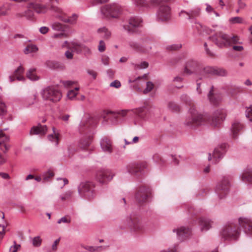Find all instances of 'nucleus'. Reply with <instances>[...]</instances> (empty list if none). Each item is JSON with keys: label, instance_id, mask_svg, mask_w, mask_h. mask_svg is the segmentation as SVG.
<instances>
[{"label": "nucleus", "instance_id": "obj_1", "mask_svg": "<svg viewBox=\"0 0 252 252\" xmlns=\"http://www.w3.org/2000/svg\"><path fill=\"white\" fill-rule=\"evenodd\" d=\"M181 99L183 101L189 103L190 106L188 116L184 122L185 125L190 128H194L203 124L206 117L197 111L195 105L191 104V100L189 96L186 94H183L181 96Z\"/></svg>", "mask_w": 252, "mask_h": 252}, {"label": "nucleus", "instance_id": "obj_2", "mask_svg": "<svg viewBox=\"0 0 252 252\" xmlns=\"http://www.w3.org/2000/svg\"><path fill=\"white\" fill-rule=\"evenodd\" d=\"M209 38L219 48L229 47L240 43L237 35H229L222 32H217Z\"/></svg>", "mask_w": 252, "mask_h": 252}, {"label": "nucleus", "instance_id": "obj_3", "mask_svg": "<svg viewBox=\"0 0 252 252\" xmlns=\"http://www.w3.org/2000/svg\"><path fill=\"white\" fill-rule=\"evenodd\" d=\"M120 227L122 229L129 228L131 231L137 232L144 229V223L140 216L131 214L122 220Z\"/></svg>", "mask_w": 252, "mask_h": 252}, {"label": "nucleus", "instance_id": "obj_4", "mask_svg": "<svg viewBox=\"0 0 252 252\" xmlns=\"http://www.w3.org/2000/svg\"><path fill=\"white\" fill-rule=\"evenodd\" d=\"M220 235L226 240L237 241L240 236V230L233 222H228L221 229Z\"/></svg>", "mask_w": 252, "mask_h": 252}, {"label": "nucleus", "instance_id": "obj_5", "mask_svg": "<svg viewBox=\"0 0 252 252\" xmlns=\"http://www.w3.org/2000/svg\"><path fill=\"white\" fill-rule=\"evenodd\" d=\"M41 95L44 100L53 103L59 101L62 97V93L58 87L55 86H49L44 88L41 92Z\"/></svg>", "mask_w": 252, "mask_h": 252}, {"label": "nucleus", "instance_id": "obj_6", "mask_svg": "<svg viewBox=\"0 0 252 252\" xmlns=\"http://www.w3.org/2000/svg\"><path fill=\"white\" fill-rule=\"evenodd\" d=\"M94 187V185L92 182H82L78 187V193L82 197L92 200L96 195Z\"/></svg>", "mask_w": 252, "mask_h": 252}, {"label": "nucleus", "instance_id": "obj_7", "mask_svg": "<svg viewBox=\"0 0 252 252\" xmlns=\"http://www.w3.org/2000/svg\"><path fill=\"white\" fill-rule=\"evenodd\" d=\"M230 186L229 176H223L217 183L215 192L220 199H223L227 196L229 192Z\"/></svg>", "mask_w": 252, "mask_h": 252}, {"label": "nucleus", "instance_id": "obj_8", "mask_svg": "<svg viewBox=\"0 0 252 252\" xmlns=\"http://www.w3.org/2000/svg\"><path fill=\"white\" fill-rule=\"evenodd\" d=\"M121 7L116 3L105 5L101 7V12L104 17L108 18H116L121 12Z\"/></svg>", "mask_w": 252, "mask_h": 252}, {"label": "nucleus", "instance_id": "obj_9", "mask_svg": "<svg viewBox=\"0 0 252 252\" xmlns=\"http://www.w3.org/2000/svg\"><path fill=\"white\" fill-rule=\"evenodd\" d=\"M115 174L108 169L102 168L96 172L95 179L101 184H106L113 178Z\"/></svg>", "mask_w": 252, "mask_h": 252}, {"label": "nucleus", "instance_id": "obj_10", "mask_svg": "<svg viewBox=\"0 0 252 252\" xmlns=\"http://www.w3.org/2000/svg\"><path fill=\"white\" fill-rule=\"evenodd\" d=\"M142 26V20L140 17L134 16L129 18L127 23L123 25L124 29L129 33L136 31V29Z\"/></svg>", "mask_w": 252, "mask_h": 252}, {"label": "nucleus", "instance_id": "obj_11", "mask_svg": "<svg viewBox=\"0 0 252 252\" xmlns=\"http://www.w3.org/2000/svg\"><path fill=\"white\" fill-rule=\"evenodd\" d=\"M209 102L215 106L219 105L222 101V94L218 88L211 86L207 94Z\"/></svg>", "mask_w": 252, "mask_h": 252}, {"label": "nucleus", "instance_id": "obj_12", "mask_svg": "<svg viewBox=\"0 0 252 252\" xmlns=\"http://www.w3.org/2000/svg\"><path fill=\"white\" fill-rule=\"evenodd\" d=\"M225 111L223 109H218L213 113L212 118L209 120L208 123L213 127H219L225 120Z\"/></svg>", "mask_w": 252, "mask_h": 252}, {"label": "nucleus", "instance_id": "obj_13", "mask_svg": "<svg viewBox=\"0 0 252 252\" xmlns=\"http://www.w3.org/2000/svg\"><path fill=\"white\" fill-rule=\"evenodd\" d=\"M171 18V11L170 6L161 4L157 13V19L158 21L167 22Z\"/></svg>", "mask_w": 252, "mask_h": 252}, {"label": "nucleus", "instance_id": "obj_14", "mask_svg": "<svg viewBox=\"0 0 252 252\" xmlns=\"http://www.w3.org/2000/svg\"><path fill=\"white\" fill-rule=\"evenodd\" d=\"M128 111L127 110H123L118 112H114L112 111H107L106 112V116L104 118L107 119L110 121L112 125H117L121 123L123 121V118L125 117Z\"/></svg>", "mask_w": 252, "mask_h": 252}, {"label": "nucleus", "instance_id": "obj_15", "mask_svg": "<svg viewBox=\"0 0 252 252\" xmlns=\"http://www.w3.org/2000/svg\"><path fill=\"white\" fill-rule=\"evenodd\" d=\"M152 195L150 189L145 187H141L135 193V198L139 203H144L148 201Z\"/></svg>", "mask_w": 252, "mask_h": 252}, {"label": "nucleus", "instance_id": "obj_16", "mask_svg": "<svg viewBox=\"0 0 252 252\" xmlns=\"http://www.w3.org/2000/svg\"><path fill=\"white\" fill-rule=\"evenodd\" d=\"M238 223L244 233L247 235L252 237V219L241 217L238 219Z\"/></svg>", "mask_w": 252, "mask_h": 252}, {"label": "nucleus", "instance_id": "obj_17", "mask_svg": "<svg viewBox=\"0 0 252 252\" xmlns=\"http://www.w3.org/2000/svg\"><path fill=\"white\" fill-rule=\"evenodd\" d=\"M148 41V40H142L140 43H138L134 41H130L128 42V45L130 47L137 51L140 52H148L151 49V46L149 44L145 43V42Z\"/></svg>", "mask_w": 252, "mask_h": 252}, {"label": "nucleus", "instance_id": "obj_18", "mask_svg": "<svg viewBox=\"0 0 252 252\" xmlns=\"http://www.w3.org/2000/svg\"><path fill=\"white\" fill-rule=\"evenodd\" d=\"M28 8H31L33 12L37 14H43L47 12V6L39 2L38 0H32L28 2Z\"/></svg>", "mask_w": 252, "mask_h": 252}, {"label": "nucleus", "instance_id": "obj_19", "mask_svg": "<svg viewBox=\"0 0 252 252\" xmlns=\"http://www.w3.org/2000/svg\"><path fill=\"white\" fill-rule=\"evenodd\" d=\"M226 151V145L222 144L216 147L213 154V158L214 160V163H216L224 156Z\"/></svg>", "mask_w": 252, "mask_h": 252}, {"label": "nucleus", "instance_id": "obj_20", "mask_svg": "<svg viewBox=\"0 0 252 252\" xmlns=\"http://www.w3.org/2000/svg\"><path fill=\"white\" fill-rule=\"evenodd\" d=\"M197 221L201 232H206L209 230L212 227L213 223L211 220L205 217L200 218Z\"/></svg>", "mask_w": 252, "mask_h": 252}, {"label": "nucleus", "instance_id": "obj_21", "mask_svg": "<svg viewBox=\"0 0 252 252\" xmlns=\"http://www.w3.org/2000/svg\"><path fill=\"white\" fill-rule=\"evenodd\" d=\"M101 149L105 153L110 154L113 152V146L111 140L106 137L101 139L100 142Z\"/></svg>", "mask_w": 252, "mask_h": 252}, {"label": "nucleus", "instance_id": "obj_22", "mask_svg": "<svg viewBox=\"0 0 252 252\" xmlns=\"http://www.w3.org/2000/svg\"><path fill=\"white\" fill-rule=\"evenodd\" d=\"M173 232H176L177 237L180 241H184L188 238L191 234V230L184 226H181L173 229Z\"/></svg>", "mask_w": 252, "mask_h": 252}, {"label": "nucleus", "instance_id": "obj_23", "mask_svg": "<svg viewBox=\"0 0 252 252\" xmlns=\"http://www.w3.org/2000/svg\"><path fill=\"white\" fill-rule=\"evenodd\" d=\"M199 63L193 60H189L186 63L184 72L185 73L191 74L196 71L199 67Z\"/></svg>", "mask_w": 252, "mask_h": 252}, {"label": "nucleus", "instance_id": "obj_24", "mask_svg": "<svg viewBox=\"0 0 252 252\" xmlns=\"http://www.w3.org/2000/svg\"><path fill=\"white\" fill-rule=\"evenodd\" d=\"M9 140V136L2 130H0V149L5 153L9 148L8 142Z\"/></svg>", "mask_w": 252, "mask_h": 252}, {"label": "nucleus", "instance_id": "obj_25", "mask_svg": "<svg viewBox=\"0 0 252 252\" xmlns=\"http://www.w3.org/2000/svg\"><path fill=\"white\" fill-rule=\"evenodd\" d=\"M203 73L208 75L224 76L225 74L224 70L212 66H207L203 69Z\"/></svg>", "mask_w": 252, "mask_h": 252}, {"label": "nucleus", "instance_id": "obj_26", "mask_svg": "<svg viewBox=\"0 0 252 252\" xmlns=\"http://www.w3.org/2000/svg\"><path fill=\"white\" fill-rule=\"evenodd\" d=\"M24 68L22 65H20L14 72L12 76H9V79L10 82H12L16 79L18 81H24L26 79L23 74Z\"/></svg>", "mask_w": 252, "mask_h": 252}, {"label": "nucleus", "instance_id": "obj_27", "mask_svg": "<svg viewBox=\"0 0 252 252\" xmlns=\"http://www.w3.org/2000/svg\"><path fill=\"white\" fill-rule=\"evenodd\" d=\"M47 131V127L46 125H42L40 124L37 126H33L30 131L31 134H39L43 135Z\"/></svg>", "mask_w": 252, "mask_h": 252}, {"label": "nucleus", "instance_id": "obj_28", "mask_svg": "<svg viewBox=\"0 0 252 252\" xmlns=\"http://www.w3.org/2000/svg\"><path fill=\"white\" fill-rule=\"evenodd\" d=\"M241 178L243 182L252 183V168H247L242 173Z\"/></svg>", "mask_w": 252, "mask_h": 252}, {"label": "nucleus", "instance_id": "obj_29", "mask_svg": "<svg viewBox=\"0 0 252 252\" xmlns=\"http://www.w3.org/2000/svg\"><path fill=\"white\" fill-rule=\"evenodd\" d=\"M59 19H60L61 21L69 23L71 24H74L76 23V20L78 18V15L76 14H73L71 16L68 17H67L66 15H60L58 16Z\"/></svg>", "mask_w": 252, "mask_h": 252}, {"label": "nucleus", "instance_id": "obj_30", "mask_svg": "<svg viewBox=\"0 0 252 252\" xmlns=\"http://www.w3.org/2000/svg\"><path fill=\"white\" fill-rule=\"evenodd\" d=\"M242 125L240 123L237 122L234 123L232 125L231 129L232 136L234 138H236L238 135V132L242 129Z\"/></svg>", "mask_w": 252, "mask_h": 252}, {"label": "nucleus", "instance_id": "obj_31", "mask_svg": "<svg viewBox=\"0 0 252 252\" xmlns=\"http://www.w3.org/2000/svg\"><path fill=\"white\" fill-rule=\"evenodd\" d=\"M13 4L6 2L0 6V17L8 15V12L11 10Z\"/></svg>", "mask_w": 252, "mask_h": 252}, {"label": "nucleus", "instance_id": "obj_32", "mask_svg": "<svg viewBox=\"0 0 252 252\" xmlns=\"http://www.w3.org/2000/svg\"><path fill=\"white\" fill-rule=\"evenodd\" d=\"M81 247L85 249L86 250L89 251V252H101L103 251L105 247L100 246H86L84 245H81Z\"/></svg>", "mask_w": 252, "mask_h": 252}, {"label": "nucleus", "instance_id": "obj_33", "mask_svg": "<svg viewBox=\"0 0 252 252\" xmlns=\"http://www.w3.org/2000/svg\"><path fill=\"white\" fill-rule=\"evenodd\" d=\"M27 77L32 81H37L39 79L36 73V69L34 68H30L27 72Z\"/></svg>", "mask_w": 252, "mask_h": 252}, {"label": "nucleus", "instance_id": "obj_34", "mask_svg": "<svg viewBox=\"0 0 252 252\" xmlns=\"http://www.w3.org/2000/svg\"><path fill=\"white\" fill-rule=\"evenodd\" d=\"M97 33L99 36L104 39H108L111 35V32L106 28L102 27L97 30Z\"/></svg>", "mask_w": 252, "mask_h": 252}, {"label": "nucleus", "instance_id": "obj_35", "mask_svg": "<svg viewBox=\"0 0 252 252\" xmlns=\"http://www.w3.org/2000/svg\"><path fill=\"white\" fill-rule=\"evenodd\" d=\"M53 133L49 134L48 136V140L52 142L55 145L57 146L58 145L59 141V133H56L55 131V127H53Z\"/></svg>", "mask_w": 252, "mask_h": 252}, {"label": "nucleus", "instance_id": "obj_36", "mask_svg": "<svg viewBox=\"0 0 252 252\" xmlns=\"http://www.w3.org/2000/svg\"><path fill=\"white\" fill-rule=\"evenodd\" d=\"M73 46L74 50H79L80 51H83L85 54H90L91 53V49L84 45L76 43L73 44Z\"/></svg>", "mask_w": 252, "mask_h": 252}, {"label": "nucleus", "instance_id": "obj_37", "mask_svg": "<svg viewBox=\"0 0 252 252\" xmlns=\"http://www.w3.org/2000/svg\"><path fill=\"white\" fill-rule=\"evenodd\" d=\"M133 3L139 8H148L150 7L148 2L146 0H133Z\"/></svg>", "mask_w": 252, "mask_h": 252}, {"label": "nucleus", "instance_id": "obj_38", "mask_svg": "<svg viewBox=\"0 0 252 252\" xmlns=\"http://www.w3.org/2000/svg\"><path fill=\"white\" fill-rule=\"evenodd\" d=\"M91 136L89 135L87 139H82L79 143V147L83 150L89 146L91 142Z\"/></svg>", "mask_w": 252, "mask_h": 252}, {"label": "nucleus", "instance_id": "obj_39", "mask_svg": "<svg viewBox=\"0 0 252 252\" xmlns=\"http://www.w3.org/2000/svg\"><path fill=\"white\" fill-rule=\"evenodd\" d=\"M34 13L31 8H28L24 11V17L28 20H32L34 19Z\"/></svg>", "mask_w": 252, "mask_h": 252}, {"label": "nucleus", "instance_id": "obj_40", "mask_svg": "<svg viewBox=\"0 0 252 252\" xmlns=\"http://www.w3.org/2000/svg\"><path fill=\"white\" fill-rule=\"evenodd\" d=\"M179 16L184 19L191 20V17L193 16V13L192 11L187 12L185 10H182L179 12Z\"/></svg>", "mask_w": 252, "mask_h": 252}, {"label": "nucleus", "instance_id": "obj_41", "mask_svg": "<svg viewBox=\"0 0 252 252\" xmlns=\"http://www.w3.org/2000/svg\"><path fill=\"white\" fill-rule=\"evenodd\" d=\"M38 50V48L34 45H29L24 49V52L26 54H28L32 53H35Z\"/></svg>", "mask_w": 252, "mask_h": 252}, {"label": "nucleus", "instance_id": "obj_42", "mask_svg": "<svg viewBox=\"0 0 252 252\" xmlns=\"http://www.w3.org/2000/svg\"><path fill=\"white\" fill-rule=\"evenodd\" d=\"M79 88L76 87L74 90H69L67 94V97L70 100H73L77 94Z\"/></svg>", "mask_w": 252, "mask_h": 252}, {"label": "nucleus", "instance_id": "obj_43", "mask_svg": "<svg viewBox=\"0 0 252 252\" xmlns=\"http://www.w3.org/2000/svg\"><path fill=\"white\" fill-rule=\"evenodd\" d=\"M229 21L232 24H245V21L240 17H232L229 19Z\"/></svg>", "mask_w": 252, "mask_h": 252}, {"label": "nucleus", "instance_id": "obj_44", "mask_svg": "<svg viewBox=\"0 0 252 252\" xmlns=\"http://www.w3.org/2000/svg\"><path fill=\"white\" fill-rule=\"evenodd\" d=\"M42 242V239L39 236H36L32 239V245L35 247H39Z\"/></svg>", "mask_w": 252, "mask_h": 252}, {"label": "nucleus", "instance_id": "obj_45", "mask_svg": "<svg viewBox=\"0 0 252 252\" xmlns=\"http://www.w3.org/2000/svg\"><path fill=\"white\" fill-rule=\"evenodd\" d=\"M168 108L172 111L177 112L180 110L178 105L173 102H170L168 105Z\"/></svg>", "mask_w": 252, "mask_h": 252}, {"label": "nucleus", "instance_id": "obj_46", "mask_svg": "<svg viewBox=\"0 0 252 252\" xmlns=\"http://www.w3.org/2000/svg\"><path fill=\"white\" fill-rule=\"evenodd\" d=\"M154 88V84L152 82L149 81L146 83V87L144 90L143 93L144 94H147L150 92Z\"/></svg>", "mask_w": 252, "mask_h": 252}, {"label": "nucleus", "instance_id": "obj_47", "mask_svg": "<svg viewBox=\"0 0 252 252\" xmlns=\"http://www.w3.org/2000/svg\"><path fill=\"white\" fill-rule=\"evenodd\" d=\"M57 181H58V187L61 188H63L68 182L66 178H57Z\"/></svg>", "mask_w": 252, "mask_h": 252}, {"label": "nucleus", "instance_id": "obj_48", "mask_svg": "<svg viewBox=\"0 0 252 252\" xmlns=\"http://www.w3.org/2000/svg\"><path fill=\"white\" fill-rule=\"evenodd\" d=\"M71 195H72V192L71 191L69 190V191H66L63 194H61L60 196V198L62 201H64V200H67V199H69V198H70Z\"/></svg>", "mask_w": 252, "mask_h": 252}, {"label": "nucleus", "instance_id": "obj_49", "mask_svg": "<svg viewBox=\"0 0 252 252\" xmlns=\"http://www.w3.org/2000/svg\"><path fill=\"white\" fill-rule=\"evenodd\" d=\"M5 104L0 100V115L3 116L6 113Z\"/></svg>", "mask_w": 252, "mask_h": 252}, {"label": "nucleus", "instance_id": "obj_50", "mask_svg": "<svg viewBox=\"0 0 252 252\" xmlns=\"http://www.w3.org/2000/svg\"><path fill=\"white\" fill-rule=\"evenodd\" d=\"M148 63L146 61H143L140 63L136 64L135 65V67L137 69H145L148 66Z\"/></svg>", "mask_w": 252, "mask_h": 252}, {"label": "nucleus", "instance_id": "obj_51", "mask_svg": "<svg viewBox=\"0 0 252 252\" xmlns=\"http://www.w3.org/2000/svg\"><path fill=\"white\" fill-rule=\"evenodd\" d=\"M245 113L246 117L252 122V106L247 109Z\"/></svg>", "mask_w": 252, "mask_h": 252}, {"label": "nucleus", "instance_id": "obj_52", "mask_svg": "<svg viewBox=\"0 0 252 252\" xmlns=\"http://www.w3.org/2000/svg\"><path fill=\"white\" fill-rule=\"evenodd\" d=\"M106 45L104 41L101 40L99 42V45L98 46V50L100 52H103L105 50Z\"/></svg>", "mask_w": 252, "mask_h": 252}, {"label": "nucleus", "instance_id": "obj_53", "mask_svg": "<svg viewBox=\"0 0 252 252\" xmlns=\"http://www.w3.org/2000/svg\"><path fill=\"white\" fill-rule=\"evenodd\" d=\"M20 248V245L16 244V242H14V245L11 246L9 248V252H17L18 250Z\"/></svg>", "mask_w": 252, "mask_h": 252}, {"label": "nucleus", "instance_id": "obj_54", "mask_svg": "<svg viewBox=\"0 0 252 252\" xmlns=\"http://www.w3.org/2000/svg\"><path fill=\"white\" fill-rule=\"evenodd\" d=\"M54 175V174L52 171H48L45 173L43 175V180L44 181H47L50 178L52 177Z\"/></svg>", "mask_w": 252, "mask_h": 252}, {"label": "nucleus", "instance_id": "obj_55", "mask_svg": "<svg viewBox=\"0 0 252 252\" xmlns=\"http://www.w3.org/2000/svg\"><path fill=\"white\" fill-rule=\"evenodd\" d=\"M101 62L105 65H108L109 63V58L108 56L103 55L101 58Z\"/></svg>", "mask_w": 252, "mask_h": 252}, {"label": "nucleus", "instance_id": "obj_56", "mask_svg": "<svg viewBox=\"0 0 252 252\" xmlns=\"http://www.w3.org/2000/svg\"><path fill=\"white\" fill-rule=\"evenodd\" d=\"M52 28L56 31H62L63 29L62 25L57 23L53 24Z\"/></svg>", "mask_w": 252, "mask_h": 252}, {"label": "nucleus", "instance_id": "obj_57", "mask_svg": "<svg viewBox=\"0 0 252 252\" xmlns=\"http://www.w3.org/2000/svg\"><path fill=\"white\" fill-rule=\"evenodd\" d=\"M70 220L68 219L67 218H66V217H63L60 219H59L58 220L57 222L59 224H60L61 223H68L70 222Z\"/></svg>", "mask_w": 252, "mask_h": 252}, {"label": "nucleus", "instance_id": "obj_58", "mask_svg": "<svg viewBox=\"0 0 252 252\" xmlns=\"http://www.w3.org/2000/svg\"><path fill=\"white\" fill-rule=\"evenodd\" d=\"M7 161V158L4 154L0 153V165L4 164Z\"/></svg>", "mask_w": 252, "mask_h": 252}, {"label": "nucleus", "instance_id": "obj_59", "mask_svg": "<svg viewBox=\"0 0 252 252\" xmlns=\"http://www.w3.org/2000/svg\"><path fill=\"white\" fill-rule=\"evenodd\" d=\"M110 86L114 87L115 88H119L121 87V83L118 80H115L111 83Z\"/></svg>", "mask_w": 252, "mask_h": 252}, {"label": "nucleus", "instance_id": "obj_60", "mask_svg": "<svg viewBox=\"0 0 252 252\" xmlns=\"http://www.w3.org/2000/svg\"><path fill=\"white\" fill-rule=\"evenodd\" d=\"M61 82L65 87H68L74 84V82L69 80L62 81Z\"/></svg>", "mask_w": 252, "mask_h": 252}, {"label": "nucleus", "instance_id": "obj_61", "mask_svg": "<svg viewBox=\"0 0 252 252\" xmlns=\"http://www.w3.org/2000/svg\"><path fill=\"white\" fill-rule=\"evenodd\" d=\"M88 74L92 76L93 79H95L97 76V73L95 71L91 69H88L87 71Z\"/></svg>", "mask_w": 252, "mask_h": 252}, {"label": "nucleus", "instance_id": "obj_62", "mask_svg": "<svg viewBox=\"0 0 252 252\" xmlns=\"http://www.w3.org/2000/svg\"><path fill=\"white\" fill-rule=\"evenodd\" d=\"M126 171L131 174H134L136 172V171L133 169L132 165H128L126 168Z\"/></svg>", "mask_w": 252, "mask_h": 252}, {"label": "nucleus", "instance_id": "obj_63", "mask_svg": "<svg viewBox=\"0 0 252 252\" xmlns=\"http://www.w3.org/2000/svg\"><path fill=\"white\" fill-rule=\"evenodd\" d=\"M144 109L142 108H138L135 111V113L139 117L143 118V116L142 114V112L143 111Z\"/></svg>", "mask_w": 252, "mask_h": 252}, {"label": "nucleus", "instance_id": "obj_64", "mask_svg": "<svg viewBox=\"0 0 252 252\" xmlns=\"http://www.w3.org/2000/svg\"><path fill=\"white\" fill-rule=\"evenodd\" d=\"M88 127V126L87 125L85 126L83 122H81L80 126L79 131L81 133H83L85 131L86 128Z\"/></svg>", "mask_w": 252, "mask_h": 252}]
</instances>
